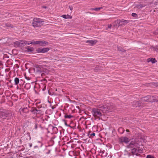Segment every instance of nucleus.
<instances>
[{
  "label": "nucleus",
  "mask_w": 158,
  "mask_h": 158,
  "mask_svg": "<svg viewBox=\"0 0 158 158\" xmlns=\"http://www.w3.org/2000/svg\"><path fill=\"white\" fill-rule=\"evenodd\" d=\"M34 44H38L40 46H44L48 44V42L44 41H38L34 42Z\"/></svg>",
  "instance_id": "obj_4"
},
{
  "label": "nucleus",
  "mask_w": 158,
  "mask_h": 158,
  "mask_svg": "<svg viewBox=\"0 0 158 158\" xmlns=\"http://www.w3.org/2000/svg\"><path fill=\"white\" fill-rule=\"evenodd\" d=\"M35 128H37V126H35Z\"/></svg>",
  "instance_id": "obj_31"
},
{
  "label": "nucleus",
  "mask_w": 158,
  "mask_h": 158,
  "mask_svg": "<svg viewBox=\"0 0 158 158\" xmlns=\"http://www.w3.org/2000/svg\"><path fill=\"white\" fill-rule=\"evenodd\" d=\"M148 62L151 61L152 63H154L156 62V61L155 58H150L148 59Z\"/></svg>",
  "instance_id": "obj_14"
},
{
  "label": "nucleus",
  "mask_w": 158,
  "mask_h": 158,
  "mask_svg": "<svg viewBox=\"0 0 158 158\" xmlns=\"http://www.w3.org/2000/svg\"><path fill=\"white\" fill-rule=\"evenodd\" d=\"M73 117V116L71 115H67L66 114L64 115V118H71Z\"/></svg>",
  "instance_id": "obj_16"
},
{
  "label": "nucleus",
  "mask_w": 158,
  "mask_h": 158,
  "mask_svg": "<svg viewBox=\"0 0 158 158\" xmlns=\"http://www.w3.org/2000/svg\"><path fill=\"white\" fill-rule=\"evenodd\" d=\"M132 105L134 107H136L140 106V104L139 101H134L133 102Z\"/></svg>",
  "instance_id": "obj_11"
},
{
  "label": "nucleus",
  "mask_w": 158,
  "mask_h": 158,
  "mask_svg": "<svg viewBox=\"0 0 158 158\" xmlns=\"http://www.w3.org/2000/svg\"><path fill=\"white\" fill-rule=\"evenodd\" d=\"M61 17L65 19H71L72 18V16L69 15H63Z\"/></svg>",
  "instance_id": "obj_13"
},
{
  "label": "nucleus",
  "mask_w": 158,
  "mask_h": 158,
  "mask_svg": "<svg viewBox=\"0 0 158 158\" xmlns=\"http://www.w3.org/2000/svg\"><path fill=\"white\" fill-rule=\"evenodd\" d=\"M134 148L132 150V152L133 153H136L137 152L141 153L143 152V150L141 149H140L138 148V144L135 143L134 141L131 142L128 146V148Z\"/></svg>",
  "instance_id": "obj_1"
},
{
  "label": "nucleus",
  "mask_w": 158,
  "mask_h": 158,
  "mask_svg": "<svg viewBox=\"0 0 158 158\" xmlns=\"http://www.w3.org/2000/svg\"><path fill=\"white\" fill-rule=\"evenodd\" d=\"M22 111L23 112H24V111H25V112H28V110L27 108H24L23 109H22Z\"/></svg>",
  "instance_id": "obj_22"
},
{
  "label": "nucleus",
  "mask_w": 158,
  "mask_h": 158,
  "mask_svg": "<svg viewBox=\"0 0 158 158\" xmlns=\"http://www.w3.org/2000/svg\"><path fill=\"white\" fill-rule=\"evenodd\" d=\"M27 51L29 52H32L34 50V49L33 48H30L29 47H28L27 48Z\"/></svg>",
  "instance_id": "obj_17"
},
{
  "label": "nucleus",
  "mask_w": 158,
  "mask_h": 158,
  "mask_svg": "<svg viewBox=\"0 0 158 158\" xmlns=\"http://www.w3.org/2000/svg\"><path fill=\"white\" fill-rule=\"evenodd\" d=\"M89 135H90L91 136H94L95 135V134L94 133H92V134H90V131H89Z\"/></svg>",
  "instance_id": "obj_25"
},
{
  "label": "nucleus",
  "mask_w": 158,
  "mask_h": 158,
  "mask_svg": "<svg viewBox=\"0 0 158 158\" xmlns=\"http://www.w3.org/2000/svg\"><path fill=\"white\" fill-rule=\"evenodd\" d=\"M37 147V146H35V147Z\"/></svg>",
  "instance_id": "obj_34"
},
{
  "label": "nucleus",
  "mask_w": 158,
  "mask_h": 158,
  "mask_svg": "<svg viewBox=\"0 0 158 158\" xmlns=\"http://www.w3.org/2000/svg\"><path fill=\"white\" fill-rule=\"evenodd\" d=\"M153 97V98H151V99H151L152 100V101L151 102H154L156 100V98L154 97V96Z\"/></svg>",
  "instance_id": "obj_24"
},
{
  "label": "nucleus",
  "mask_w": 158,
  "mask_h": 158,
  "mask_svg": "<svg viewBox=\"0 0 158 158\" xmlns=\"http://www.w3.org/2000/svg\"><path fill=\"white\" fill-rule=\"evenodd\" d=\"M126 21L125 20L123 21H122L118 20L115 21L113 23V26L114 28L117 27L119 26L122 25L121 23L122 22H125Z\"/></svg>",
  "instance_id": "obj_7"
},
{
  "label": "nucleus",
  "mask_w": 158,
  "mask_h": 158,
  "mask_svg": "<svg viewBox=\"0 0 158 158\" xmlns=\"http://www.w3.org/2000/svg\"><path fill=\"white\" fill-rule=\"evenodd\" d=\"M29 85V84H26V85Z\"/></svg>",
  "instance_id": "obj_33"
},
{
  "label": "nucleus",
  "mask_w": 158,
  "mask_h": 158,
  "mask_svg": "<svg viewBox=\"0 0 158 158\" xmlns=\"http://www.w3.org/2000/svg\"><path fill=\"white\" fill-rule=\"evenodd\" d=\"M153 98V96H147L146 97H145L143 98V101H144L145 102H151L152 100L151 99H151V98Z\"/></svg>",
  "instance_id": "obj_9"
},
{
  "label": "nucleus",
  "mask_w": 158,
  "mask_h": 158,
  "mask_svg": "<svg viewBox=\"0 0 158 158\" xmlns=\"http://www.w3.org/2000/svg\"><path fill=\"white\" fill-rule=\"evenodd\" d=\"M146 158H154V157L153 156L151 155H148L147 156Z\"/></svg>",
  "instance_id": "obj_23"
},
{
  "label": "nucleus",
  "mask_w": 158,
  "mask_h": 158,
  "mask_svg": "<svg viewBox=\"0 0 158 158\" xmlns=\"http://www.w3.org/2000/svg\"><path fill=\"white\" fill-rule=\"evenodd\" d=\"M101 8H102V7H99L92 9L96 11H98L100 10Z\"/></svg>",
  "instance_id": "obj_20"
},
{
  "label": "nucleus",
  "mask_w": 158,
  "mask_h": 158,
  "mask_svg": "<svg viewBox=\"0 0 158 158\" xmlns=\"http://www.w3.org/2000/svg\"><path fill=\"white\" fill-rule=\"evenodd\" d=\"M96 40H87L85 41V43H89V44L91 45H93L95 44L97 42Z\"/></svg>",
  "instance_id": "obj_10"
},
{
  "label": "nucleus",
  "mask_w": 158,
  "mask_h": 158,
  "mask_svg": "<svg viewBox=\"0 0 158 158\" xmlns=\"http://www.w3.org/2000/svg\"><path fill=\"white\" fill-rule=\"evenodd\" d=\"M112 27L114 28V27L113 26V24H110L108 25V27L107 28H106V29L107 30L108 28H111Z\"/></svg>",
  "instance_id": "obj_19"
},
{
  "label": "nucleus",
  "mask_w": 158,
  "mask_h": 158,
  "mask_svg": "<svg viewBox=\"0 0 158 158\" xmlns=\"http://www.w3.org/2000/svg\"><path fill=\"white\" fill-rule=\"evenodd\" d=\"M93 114L94 116L99 118L102 115V114L100 112L99 110L96 109H94L93 110Z\"/></svg>",
  "instance_id": "obj_5"
},
{
  "label": "nucleus",
  "mask_w": 158,
  "mask_h": 158,
  "mask_svg": "<svg viewBox=\"0 0 158 158\" xmlns=\"http://www.w3.org/2000/svg\"><path fill=\"white\" fill-rule=\"evenodd\" d=\"M126 131L127 132H128L129 131L128 130H126Z\"/></svg>",
  "instance_id": "obj_30"
},
{
  "label": "nucleus",
  "mask_w": 158,
  "mask_h": 158,
  "mask_svg": "<svg viewBox=\"0 0 158 158\" xmlns=\"http://www.w3.org/2000/svg\"><path fill=\"white\" fill-rule=\"evenodd\" d=\"M122 129V128H119L118 130H120V129Z\"/></svg>",
  "instance_id": "obj_32"
},
{
  "label": "nucleus",
  "mask_w": 158,
  "mask_h": 158,
  "mask_svg": "<svg viewBox=\"0 0 158 158\" xmlns=\"http://www.w3.org/2000/svg\"><path fill=\"white\" fill-rule=\"evenodd\" d=\"M34 44V42H32L31 43H28V42H25V44Z\"/></svg>",
  "instance_id": "obj_27"
},
{
  "label": "nucleus",
  "mask_w": 158,
  "mask_h": 158,
  "mask_svg": "<svg viewBox=\"0 0 158 158\" xmlns=\"http://www.w3.org/2000/svg\"><path fill=\"white\" fill-rule=\"evenodd\" d=\"M118 50L119 51H122V52H124V49H123L121 47H118Z\"/></svg>",
  "instance_id": "obj_21"
},
{
  "label": "nucleus",
  "mask_w": 158,
  "mask_h": 158,
  "mask_svg": "<svg viewBox=\"0 0 158 158\" xmlns=\"http://www.w3.org/2000/svg\"><path fill=\"white\" fill-rule=\"evenodd\" d=\"M19 44V46H20V44H25V42L23 41H20L19 42H18Z\"/></svg>",
  "instance_id": "obj_18"
},
{
  "label": "nucleus",
  "mask_w": 158,
  "mask_h": 158,
  "mask_svg": "<svg viewBox=\"0 0 158 158\" xmlns=\"http://www.w3.org/2000/svg\"><path fill=\"white\" fill-rule=\"evenodd\" d=\"M132 15L134 17H136L137 16V15L135 13H133L132 14Z\"/></svg>",
  "instance_id": "obj_26"
},
{
  "label": "nucleus",
  "mask_w": 158,
  "mask_h": 158,
  "mask_svg": "<svg viewBox=\"0 0 158 158\" xmlns=\"http://www.w3.org/2000/svg\"><path fill=\"white\" fill-rule=\"evenodd\" d=\"M7 115L5 113L2 112L0 113V117L3 119H6L7 117Z\"/></svg>",
  "instance_id": "obj_12"
},
{
  "label": "nucleus",
  "mask_w": 158,
  "mask_h": 158,
  "mask_svg": "<svg viewBox=\"0 0 158 158\" xmlns=\"http://www.w3.org/2000/svg\"><path fill=\"white\" fill-rule=\"evenodd\" d=\"M32 146V143H31L30 144V147H31Z\"/></svg>",
  "instance_id": "obj_29"
},
{
  "label": "nucleus",
  "mask_w": 158,
  "mask_h": 158,
  "mask_svg": "<svg viewBox=\"0 0 158 158\" xmlns=\"http://www.w3.org/2000/svg\"><path fill=\"white\" fill-rule=\"evenodd\" d=\"M119 141L121 143L124 142L127 143L130 141V140L127 137H123L119 138Z\"/></svg>",
  "instance_id": "obj_8"
},
{
  "label": "nucleus",
  "mask_w": 158,
  "mask_h": 158,
  "mask_svg": "<svg viewBox=\"0 0 158 158\" xmlns=\"http://www.w3.org/2000/svg\"><path fill=\"white\" fill-rule=\"evenodd\" d=\"M26 78L27 79V80H29V79H28V78Z\"/></svg>",
  "instance_id": "obj_36"
},
{
  "label": "nucleus",
  "mask_w": 158,
  "mask_h": 158,
  "mask_svg": "<svg viewBox=\"0 0 158 158\" xmlns=\"http://www.w3.org/2000/svg\"><path fill=\"white\" fill-rule=\"evenodd\" d=\"M43 21L40 19H34L32 22V25L34 27H37L41 26L43 25Z\"/></svg>",
  "instance_id": "obj_2"
},
{
  "label": "nucleus",
  "mask_w": 158,
  "mask_h": 158,
  "mask_svg": "<svg viewBox=\"0 0 158 158\" xmlns=\"http://www.w3.org/2000/svg\"><path fill=\"white\" fill-rule=\"evenodd\" d=\"M14 81L15 82V85H17L19 83V79L17 77H16L15 78Z\"/></svg>",
  "instance_id": "obj_15"
},
{
  "label": "nucleus",
  "mask_w": 158,
  "mask_h": 158,
  "mask_svg": "<svg viewBox=\"0 0 158 158\" xmlns=\"http://www.w3.org/2000/svg\"><path fill=\"white\" fill-rule=\"evenodd\" d=\"M26 78L27 79V80H29V79H28V78Z\"/></svg>",
  "instance_id": "obj_35"
},
{
  "label": "nucleus",
  "mask_w": 158,
  "mask_h": 158,
  "mask_svg": "<svg viewBox=\"0 0 158 158\" xmlns=\"http://www.w3.org/2000/svg\"><path fill=\"white\" fill-rule=\"evenodd\" d=\"M98 107L100 108V110H102L104 113L106 112V111L110 109V107H109V104L103 105H100Z\"/></svg>",
  "instance_id": "obj_3"
},
{
  "label": "nucleus",
  "mask_w": 158,
  "mask_h": 158,
  "mask_svg": "<svg viewBox=\"0 0 158 158\" xmlns=\"http://www.w3.org/2000/svg\"><path fill=\"white\" fill-rule=\"evenodd\" d=\"M69 8L70 9V10H72L73 9V8L72 6H69Z\"/></svg>",
  "instance_id": "obj_28"
},
{
  "label": "nucleus",
  "mask_w": 158,
  "mask_h": 158,
  "mask_svg": "<svg viewBox=\"0 0 158 158\" xmlns=\"http://www.w3.org/2000/svg\"><path fill=\"white\" fill-rule=\"evenodd\" d=\"M49 50V48H39L36 50L37 52L38 53H44L47 52Z\"/></svg>",
  "instance_id": "obj_6"
}]
</instances>
